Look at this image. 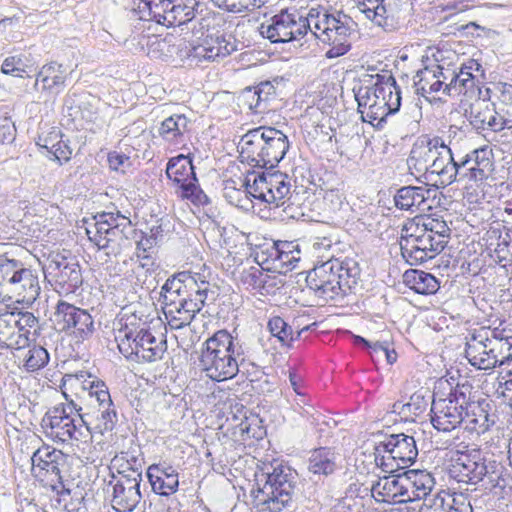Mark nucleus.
Segmentation results:
<instances>
[{
    "label": "nucleus",
    "mask_w": 512,
    "mask_h": 512,
    "mask_svg": "<svg viewBox=\"0 0 512 512\" xmlns=\"http://www.w3.org/2000/svg\"><path fill=\"white\" fill-rule=\"evenodd\" d=\"M451 229L443 219L418 216L402 229L400 249L411 266L422 264L440 254L450 239Z\"/></svg>",
    "instance_id": "nucleus-1"
},
{
    "label": "nucleus",
    "mask_w": 512,
    "mask_h": 512,
    "mask_svg": "<svg viewBox=\"0 0 512 512\" xmlns=\"http://www.w3.org/2000/svg\"><path fill=\"white\" fill-rule=\"evenodd\" d=\"M245 360L244 343L227 330H218L200 348L198 367L209 379L222 382L234 378Z\"/></svg>",
    "instance_id": "nucleus-2"
},
{
    "label": "nucleus",
    "mask_w": 512,
    "mask_h": 512,
    "mask_svg": "<svg viewBox=\"0 0 512 512\" xmlns=\"http://www.w3.org/2000/svg\"><path fill=\"white\" fill-rule=\"evenodd\" d=\"M360 270L350 259L331 258L314 267L307 277L308 287L324 301L344 297L357 284Z\"/></svg>",
    "instance_id": "nucleus-3"
},
{
    "label": "nucleus",
    "mask_w": 512,
    "mask_h": 512,
    "mask_svg": "<svg viewBox=\"0 0 512 512\" xmlns=\"http://www.w3.org/2000/svg\"><path fill=\"white\" fill-rule=\"evenodd\" d=\"M68 383L71 386H80L87 390L89 396L94 398L97 403L90 412L82 413L80 421L87 427L89 440L93 432L104 434L112 431L118 422V414L107 385L84 372L66 375L64 386Z\"/></svg>",
    "instance_id": "nucleus-4"
},
{
    "label": "nucleus",
    "mask_w": 512,
    "mask_h": 512,
    "mask_svg": "<svg viewBox=\"0 0 512 512\" xmlns=\"http://www.w3.org/2000/svg\"><path fill=\"white\" fill-rule=\"evenodd\" d=\"M115 339L120 352L137 361L154 362L161 359L167 348L164 336L153 335L148 324L136 315L125 318Z\"/></svg>",
    "instance_id": "nucleus-5"
},
{
    "label": "nucleus",
    "mask_w": 512,
    "mask_h": 512,
    "mask_svg": "<svg viewBox=\"0 0 512 512\" xmlns=\"http://www.w3.org/2000/svg\"><path fill=\"white\" fill-rule=\"evenodd\" d=\"M241 156L255 167L274 168L286 155L288 137L274 127L249 130L240 141Z\"/></svg>",
    "instance_id": "nucleus-6"
},
{
    "label": "nucleus",
    "mask_w": 512,
    "mask_h": 512,
    "mask_svg": "<svg viewBox=\"0 0 512 512\" xmlns=\"http://www.w3.org/2000/svg\"><path fill=\"white\" fill-rule=\"evenodd\" d=\"M262 476L265 480L263 486L252 490L256 504L269 512H281L292 500L297 472L275 461L265 468Z\"/></svg>",
    "instance_id": "nucleus-7"
},
{
    "label": "nucleus",
    "mask_w": 512,
    "mask_h": 512,
    "mask_svg": "<svg viewBox=\"0 0 512 512\" xmlns=\"http://www.w3.org/2000/svg\"><path fill=\"white\" fill-rule=\"evenodd\" d=\"M312 33L330 48L325 56L328 59L345 55L351 48V36L355 32V22L348 15L338 12L336 15L327 11L310 9Z\"/></svg>",
    "instance_id": "nucleus-8"
},
{
    "label": "nucleus",
    "mask_w": 512,
    "mask_h": 512,
    "mask_svg": "<svg viewBox=\"0 0 512 512\" xmlns=\"http://www.w3.org/2000/svg\"><path fill=\"white\" fill-rule=\"evenodd\" d=\"M82 407L73 400L49 408L41 420L44 435L54 442H87L89 433L82 420Z\"/></svg>",
    "instance_id": "nucleus-9"
},
{
    "label": "nucleus",
    "mask_w": 512,
    "mask_h": 512,
    "mask_svg": "<svg viewBox=\"0 0 512 512\" xmlns=\"http://www.w3.org/2000/svg\"><path fill=\"white\" fill-rule=\"evenodd\" d=\"M86 233L98 249L107 250V255L118 254L124 244L135 234L129 217L117 212H103L95 216L93 227Z\"/></svg>",
    "instance_id": "nucleus-10"
},
{
    "label": "nucleus",
    "mask_w": 512,
    "mask_h": 512,
    "mask_svg": "<svg viewBox=\"0 0 512 512\" xmlns=\"http://www.w3.org/2000/svg\"><path fill=\"white\" fill-rule=\"evenodd\" d=\"M472 386L468 383L457 384L451 388L445 398L434 397L431 404V424L444 433L451 432L465 420V411L469 409Z\"/></svg>",
    "instance_id": "nucleus-11"
},
{
    "label": "nucleus",
    "mask_w": 512,
    "mask_h": 512,
    "mask_svg": "<svg viewBox=\"0 0 512 512\" xmlns=\"http://www.w3.org/2000/svg\"><path fill=\"white\" fill-rule=\"evenodd\" d=\"M500 464L487 460L479 448L457 451L456 458L449 468V475L457 482L476 485L485 478L493 487L500 476Z\"/></svg>",
    "instance_id": "nucleus-12"
},
{
    "label": "nucleus",
    "mask_w": 512,
    "mask_h": 512,
    "mask_svg": "<svg viewBox=\"0 0 512 512\" xmlns=\"http://www.w3.org/2000/svg\"><path fill=\"white\" fill-rule=\"evenodd\" d=\"M418 456L413 436L391 434L375 446L374 461L383 472L392 473L411 466Z\"/></svg>",
    "instance_id": "nucleus-13"
},
{
    "label": "nucleus",
    "mask_w": 512,
    "mask_h": 512,
    "mask_svg": "<svg viewBox=\"0 0 512 512\" xmlns=\"http://www.w3.org/2000/svg\"><path fill=\"white\" fill-rule=\"evenodd\" d=\"M260 34L272 43H287L303 38L312 31L310 11L303 16L297 10H282L259 27Z\"/></svg>",
    "instance_id": "nucleus-14"
},
{
    "label": "nucleus",
    "mask_w": 512,
    "mask_h": 512,
    "mask_svg": "<svg viewBox=\"0 0 512 512\" xmlns=\"http://www.w3.org/2000/svg\"><path fill=\"white\" fill-rule=\"evenodd\" d=\"M31 471L33 476L49 486L58 495L70 494L61 475L62 468L66 464V455L50 446L38 448L31 456Z\"/></svg>",
    "instance_id": "nucleus-15"
},
{
    "label": "nucleus",
    "mask_w": 512,
    "mask_h": 512,
    "mask_svg": "<svg viewBox=\"0 0 512 512\" xmlns=\"http://www.w3.org/2000/svg\"><path fill=\"white\" fill-rule=\"evenodd\" d=\"M242 187H245L243 193L278 208L285 205L284 199L292 185L290 178L279 172L251 173L245 178Z\"/></svg>",
    "instance_id": "nucleus-16"
},
{
    "label": "nucleus",
    "mask_w": 512,
    "mask_h": 512,
    "mask_svg": "<svg viewBox=\"0 0 512 512\" xmlns=\"http://www.w3.org/2000/svg\"><path fill=\"white\" fill-rule=\"evenodd\" d=\"M174 46L177 47L180 58H192L198 61H215L237 50L235 38L221 31L206 35L197 45L187 44L184 39H179L178 44Z\"/></svg>",
    "instance_id": "nucleus-17"
},
{
    "label": "nucleus",
    "mask_w": 512,
    "mask_h": 512,
    "mask_svg": "<svg viewBox=\"0 0 512 512\" xmlns=\"http://www.w3.org/2000/svg\"><path fill=\"white\" fill-rule=\"evenodd\" d=\"M487 332L474 331L467 339L465 357L478 370H491L512 360V353L504 355L496 340L487 341Z\"/></svg>",
    "instance_id": "nucleus-18"
},
{
    "label": "nucleus",
    "mask_w": 512,
    "mask_h": 512,
    "mask_svg": "<svg viewBox=\"0 0 512 512\" xmlns=\"http://www.w3.org/2000/svg\"><path fill=\"white\" fill-rule=\"evenodd\" d=\"M53 323L60 332L84 342L94 333V320L89 312L66 301H59L53 314Z\"/></svg>",
    "instance_id": "nucleus-19"
},
{
    "label": "nucleus",
    "mask_w": 512,
    "mask_h": 512,
    "mask_svg": "<svg viewBox=\"0 0 512 512\" xmlns=\"http://www.w3.org/2000/svg\"><path fill=\"white\" fill-rule=\"evenodd\" d=\"M356 4L367 19L386 32L396 31L404 24L407 0H356Z\"/></svg>",
    "instance_id": "nucleus-20"
},
{
    "label": "nucleus",
    "mask_w": 512,
    "mask_h": 512,
    "mask_svg": "<svg viewBox=\"0 0 512 512\" xmlns=\"http://www.w3.org/2000/svg\"><path fill=\"white\" fill-rule=\"evenodd\" d=\"M494 170L492 149L483 146L458 159V182L482 183Z\"/></svg>",
    "instance_id": "nucleus-21"
},
{
    "label": "nucleus",
    "mask_w": 512,
    "mask_h": 512,
    "mask_svg": "<svg viewBox=\"0 0 512 512\" xmlns=\"http://www.w3.org/2000/svg\"><path fill=\"white\" fill-rule=\"evenodd\" d=\"M433 157L429 166V173L437 174L444 186L458 182V160L454 159L451 148L442 137L429 138Z\"/></svg>",
    "instance_id": "nucleus-22"
},
{
    "label": "nucleus",
    "mask_w": 512,
    "mask_h": 512,
    "mask_svg": "<svg viewBox=\"0 0 512 512\" xmlns=\"http://www.w3.org/2000/svg\"><path fill=\"white\" fill-rule=\"evenodd\" d=\"M47 270L65 293H74L83 283L81 267L74 258L57 255L50 261Z\"/></svg>",
    "instance_id": "nucleus-23"
},
{
    "label": "nucleus",
    "mask_w": 512,
    "mask_h": 512,
    "mask_svg": "<svg viewBox=\"0 0 512 512\" xmlns=\"http://www.w3.org/2000/svg\"><path fill=\"white\" fill-rule=\"evenodd\" d=\"M355 98L362 120L369 122L378 129L383 127L388 116L393 115L387 111L389 108L386 107V102H383V98H379V95L371 87H359L355 91Z\"/></svg>",
    "instance_id": "nucleus-24"
},
{
    "label": "nucleus",
    "mask_w": 512,
    "mask_h": 512,
    "mask_svg": "<svg viewBox=\"0 0 512 512\" xmlns=\"http://www.w3.org/2000/svg\"><path fill=\"white\" fill-rule=\"evenodd\" d=\"M111 481L113 484L112 506L118 512H131L140 503L142 478L120 476Z\"/></svg>",
    "instance_id": "nucleus-25"
},
{
    "label": "nucleus",
    "mask_w": 512,
    "mask_h": 512,
    "mask_svg": "<svg viewBox=\"0 0 512 512\" xmlns=\"http://www.w3.org/2000/svg\"><path fill=\"white\" fill-rule=\"evenodd\" d=\"M40 294V285L35 271L25 266L20 261L18 272L12 280V288L9 295V301L15 300L17 303L31 305Z\"/></svg>",
    "instance_id": "nucleus-26"
},
{
    "label": "nucleus",
    "mask_w": 512,
    "mask_h": 512,
    "mask_svg": "<svg viewBox=\"0 0 512 512\" xmlns=\"http://www.w3.org/2000/svg\"><path fill=\"white\" fill-rule=\"evenodd\" d=\"M67 78V68L52 61L44 64L36 74L34 89L46 96L58 95L65 89Z\"/></svg>",
    "instance_id": "nucleus-27"
},
{
    "label": "nucleus",
    "mask_w": 512,
    "mask_h": 512,
    "mask_svg": "<svg viewBox=\"0 0 512 512\" xmlns=\"http://www.w3.org/2000/svg\"><path fill=\"white\" fill-rule=\"evenodd\" d=\"M223 416L234 433L238 432L241 436L246 435L249 438H261V428L250 422L245 406L236 399H228L224 403Z\"/></svg>",
    "instance_id": "nucleus-28"
},
{
    "label": "nucleus",
    "mask_w": 512,
    "mask_h": 512,
    "mask_svg": "<svg viewBox=\"0 0 512 512\" xmlns=\"http://www.w3.org/2000/svg\"><path fill=\"white\" fill-rule=\"evenodd\" d=\"M147 478L152 490L162 496L175 493L179 486L176 469L166 464H152L147 469Z\"/></svg>",
    "instance_id": "nucleus-29"
},
{
    "label": "nucleus",
    "mask_w": 512,
    "mask_h": 512,
    "mask_svg": "<svg viewBox=\"0 0 512 512\" xmlns=\"http://www.w3.org/2000/svg\"><path fill=\"white\" fill-rule=\"evenodd\" d=\"M429 197L430 189L426 186L409 185L398 189L393 200L397 209L415 213L425 209Z\"/></svg>",
    "instance_id": "nucleus-30"
},
{
    "label": "nucleus",
    "mask_w": 512,
    "mask_h": 512,
    "mask_svg": "<svg viewBox=\"0 0 512 512\" xmlns=\"http://www.w3.org/2000/svg\"><path fill=\"white\" fill-rule=\"evenodd\" d=\"M14 319L9 310L0 312V348L21 350L28 345L29 339L19 334Z\"/></svg>",
    "instance_id": "nucleus-31"
},
{
    "label": "nucleus",
    "mask_w": 512,
    "mask_h": 512,
    "mask_svg": "<svg viewBox=\"0 0 512 512\" xmlns=\"http://www.w3.org/2000/svg\"><path fill=\"white\" fill-rule=\"evenodd\" d=\"M451 56H444L442 52H438L433 63L436 72V83L432 84L433 89H439L444 95L450 96V85L455 78V71L458 65L453 61L458 56L451 52Z\"/></svg>",
    "instance_id": "nucleus-32"
},
{
    "label": "nucleus",
    "mask_w": 512,
    "mask_h": 512,
    "mask_svg": "<svg viewBox=\"0 0 512 512\" xmlns=\"http://www.w3.org/2000/svg\"><path fill=\"white\" fill-rule=\"evenodd\" d=\"M489 407V403L485 401L475 403L469 400V409L465 411L469 430L478 435L484 434L496 423V415L489 413Z\"/></svg>",
    "instance_id": "nucleus-33"
},
{
    "label": "nucleus",
    "mask_w": 512,
    "mask_h": 512,
    "mask_svg": "<svg viewBox=\"0 0 512 512\" xmlns=\"http://www.w3.org/2000/svg\"><path fill=\"white\" fill-rule=\"evenodd\" d=\"M196 0H171L170 5L160 21L161 25L167 27L181 26L190 22L195 17Z\"/></svg>",
    "instance_id": "nucleus-34"
},
{
    "label": "nucleus",
    "mask_w": 512,
    "mask_h": 512,
    "mask_svg": "<svg viewBox=\"0 0 512 512\" xmlns=\"http://www.w3.org/2000/svg\"><path fill=\"white\" fill-rule=\"evenodd\" d=\"M379 98L386 102L387 111L395 114L401 106V90L392 75H376V81L371 87Z\"/></svg>",
    "instance_id": "nucleus-35"
},
{
    "label": "nucleus",
    "mask_w": 512,
    "mask_h": 512,
    "mask_svg": "<svg viewBox=\"0 0 512 512\" xmlns=\"http://www.w3.org/2000/svg\"><path fill=\"white\" fill-rule=\"evenodd\" d=\"M166 175L170 180L179 185L180 190L183 189V186L197 181L192 159L182 154L168 161Z\"/></svg>",
    "instance_id": "nucleus-36"
},
{
    "label": "nucleus",
    "mask_w": 512,
    "mask_h": 512,
    "mask_svg": "<svg viewBox=\"0 0 512 512\" xmlns=\"http://www.w3.org/2000/svg\"><path fill=\"white\" fill-rule=\"evenodd\" d=\"M371 492L377 501L399 503L404 499L400 474L380 478L372 485Z\"/></svg>",
    "instance_id": "nucleus-37"
},
{
    "label": "nucleus",
    "mask_w": 512,
    "mask_h": 512,
    "mask_svg": "<svg viewBox=\"0 0 512 512\" xmlns=\"http://www.w3.org/2000/svg\"><path fill=\"white\" fill-rule=\"evenodd\" d=\"M338 455L331 448L314 449L308 459V471L314 475L329 476L338 468Z\"/></svg>",
    "instance_id": "nucleus-38"
},
{
    "label": "nucleus",
    "mask_w": 512,
    "mask_h": 512,
    "mask_svg": "<svg viewBox=\"0 0 512 512\" xmlns=\"http://www.w3.org/2000/svg\"><path fill=\"white\" fill-rule=\"evenodd\" d=\"M403 282L408 288L422 295L434 294L439 289L437 278L422 270H407L403 274Z\"/></svg>",
    "instance_id": "nucleus-39"
},
{
    "label": "nucleus",
    "mask_w": 512,
    "mask_h": 512,
    "mask_svg": "<svg viewBox=\"0 0 512 512\" xmlns=\"http://www.w3.org/2000/svg\"><path fill=\"white\" fill-rule=\"evenodd\" d=\"M185 297L187 301L197 303V310L200 312L203 306L213 303L217 297V289L209 282L192 275V284H188Z\"/></svg>",
    "instance_id": "nucleus-40"
},
{
    "label": "nucleus",
    "mask_w": 512,
    "mask_h": 512,
    "mask_svg": "<svg viewBox=\"0 0 512 512\" xmlns=\"http://www.w3.org/2000/svg\"><path fill=\"white\" fill-rule=\"evenodd\" d=\"M190 121L183 114H174L162 121L159 135L171 144H180L188 131Z\"/></svg>",
    "instance_id": "nucleus-41"
},
{
    "label": "nucleus",
    "mask_w": 512,
    "mask_h": 512,
    "mask_svg": "<svg viewBox=\"0 0 512 512\" xmlns=\"http://www.w3.org/2000/svg\"><path fill=\"white\" fill-rule=\"evenodd\" d=\"M120 476L142 478L143 458L136 451H123L117 454L111 461Z\"/></svg>",
    "instance_id": "nucleus-42"
},
{
    "label": "nucleus",
    "mask_w": 512,
    "mask_h": 512,
    "mask_svg": "<svg viewBox=\"0 0 512 512\" xmlns=\"http://www.w3.org/2000/svg\"><path fill=\"white\" fill-rule=\"evenodd\" d=\"M440 512H473L470 501L463 494H450L446 491L438 492L430 504Z\"/></svg>",
    "instance_id": "nucleus-43"
},
{
    "label": "nucleus",
    "mask_w": 512,
    "mask_h": 512,
    "mask_svg": "<svg viewBox=\"0 0 512 512\" xmlns=\"http://www.w3.org/2000/svg\"><path fill=\"white\" fill-rule=\"evenodd\" d=\"M196 305L198 304L182 299V301H178L175 308H169V311L164 314L171 328L180 329L189 325L199 312Z\"/></svg>",
    "instance_id": "nucleus-44"
},
{
    "label": "nucleus",
    "mask_w": 512,
    "mask_h": 512,
    "mask_svg": "<svg viewBox=\"0 0 512 512\" xmlns=\"http://www.w3.org/2000/svg\"><path fill=\"white\" fill-rule=\"evenodd\" d=\"M432 157L433 152L432 146L429 145V139L425 144L414 145L407 159V165L411 174L429 172Z\"/></svg>",
    "instance_id": "nucleus-45"
},
{
    "label": "nucleus",
    "mask_w": 512,
    "mask_h": 512,
    "mask_svg": "<svg viewBox=\"0 0 512 512\" xmlns=\"http://www.w3.org/2000/svg\"><path fill=\"white\" fill-rule=\"evenodd\" d=\"M19 260L0 256V302L9 301L12 280L18 272Z\"/></svg>",
    "instance_id": "nucleus-46"
},
{
    "label": "nucleus",
    "mask_w": 512,
    "mask_h": 512,
    "mask_svg": "<svg viewBox=\"0 0 512 512\" xmlns=\"http://www.w3.org/2000/svg\"><path fill=\"white\" fill-rule=\"evenodd\" d=\"M43 142V144L38 143V145L46 149L53 156V159L57 160L60 164L71 159L72 149L68 142L62 139V135L59 132L50 133L49 136L43 139Z\"/></svg>",
    "instance_id": "nucleus-47"
},
{
    "label": "nucleus",
    "mask_w": 512,
    "mask_h": 512,
    "mask_svg": "<svg viewBox=\"0 0 512 512\" xmlns=\"http://www.w3.org/2000/svg\"><path fill=\"white\" fill-rule=\"evenodd\" d=\"M170 3L171 0H161V3L157 0H150L147 3L148 5H131V10L140 20L154 21L160 24L165 9H167Z\"/></svg>",
    "instance_id": "nucleus-48"
},
{
    "label": "nucleus",
    "mask_w": 512,
    "mask_h": 512,
    "mask_svg": "<svg viewBox=\"0 0 512 512\" xmlns=\"http://www.w3.org/2000/svg\"><path fill=\"white\" fill-rule=\"evenodd\" d=\"M28 350L23 356V368L25 371L32 373L43 369L50 360L48 351L40 345L29 344L26 346Z\"/></svg>",
    "instance_id": "nucleus-49"
},
{
    "label": "nucleus",
    "mask_w": 512,
    "mask_h": 512,
    "mask_svg": "<svg viewBox=\"0 0 512 512\" xmlns=\"http://www.w3.org/2000/svg\"><path fill=\"white\" fill-rule=\"evenodd\" d=\"M267 329L281 346H290L296 339L292 327L279 316H274L269 319Z\"/></svg>",
    "instance_id": "nucleus-50"
},
{
    "label": "nucleus",
    "mask_w": 512,
    "mask_h": 512,
    "mask_svg": "<svg viewBox=\"0 0 512 512\" xmlns=\"http://www.w3.org/2000/svg\"><path fill=\"white\" fill-rule=\"evenodd\" d=\"M436 80V72L433 63L419 70L414 77V86L417 94L426 97L428 94L439 93V89H433L432 87V84L436 83Z\"/></svg>",
    "instance_id": "nucleus-51"
},
{
    "label": "nucleus",
    "mask_w": 512,
    "mask_h": 512,
    "mask_svg": "<svg viewBox=\"0 0 512 512\" xmlns=\"http://www.w3.org/2000/svg\"><path fill=\"white\" fill-rule=\"evenodd\" d=\"M213 4L229 13L241 14L261 8L267 0H211Z\"/></svg>",
    "instance_id": "nucleus-52"
},
{
    "label": "nucleus",
    "mask_w": 512,
    "mask_h": 512,
    "mask_svg": "<svg viewBox=\"0 0 512 512\" xmlns=\"http://www.w3.org/2000/svg\"><path fill=\"white\" fill-rule=\"evenodd\" d=\"M494 106V103H489L485 99L479 100L471 105L467 117L469 123L478 133L483 132L484 124L487 121L488 116L493 110Z\"/></svg>",
    "instance_id": "nucleus-53"
},
{
    "label": "nucleus",
    "mask_w": 512,
    "mask_h": 512,
    "mask_svg": "<svg viewBox=\"0 0 512 512\" xmlns=\"http://www.w3.org/2000/svg\"><path fill=\"white\" fill-rule=\"evenodd\" d=\"M412 473L413 484L416 486V498L427 500L435 487V478L432 473L426 470H410Z\"/></svg>",
    "instance_id": "nucleus-54"
},
{
    "label": "nucleus",
    "mask_w": 512,
    "mask_h": 512,
    "mask_svg": "<svg viewBox=\"0 0 512 512\" xmlns=\"http://www.w3.org/2000/svg\"><path fill=\"white\" fill-rule=\"evenodd\" d=\"M269 258L273 268L279 273H286L292 270L300 260V254L285 252V250H269Z\"/></svg>",
    "instance_id": "nucleus-55"
},
{
    "label": "nucleus",
    "mask_w": 512,
    "mask_h": 512,
    "mask_svg": "<svg viewBox=\"0 0 512 512\" xmlns=\"http://www.w3.org/2000/svg\"><path fill=\"white\" fill-rule=\"evenodd\" d=\"M506 128H512V117H508L504 107L497 108L495 105L484 124L483 132H499Z\"/></svg>",
    "instance_id": "nucleus-56"
},
{
    "label": "nucleus",
    "mask_w": 512,
    "mask_h": 512,
    "mask_svg": "<svg viewBox=\"0 0 512 512\" xmlns=\"http://www.w3.org/2000/svg\"><path fill=\"white\" fill-rule=\"evenodd\" d=\"M188 284H192V274L189 272H180L168 278L161 288V294H173L179 291L187 292Z\"/></svg>",
    "instance_id": "nucleus-57"
},
{
    "label": "nucleus",
    "mask_w": 512,
    "mask_h": 512,
    "mask_svg": "<svg viewBox=\"0 0 512 512\" xmlns=\"http://www.w3.org/2000/svg\"><path fill=\"white\" fill-rule=\"evenodd\" d=\"M477 331L487 332V341L496 340L497 342H499L501 346V353H503L504 355L512 353V330L506 331L505 329L500 330L498 328L490 329L487 327H481Z\"/></svg>",
    "instance_id": "nucleus-58"
},
{
    "label": "nucleus",
    "mask_w": 512,
    "mask_h": 512,
    "mask_svg": "<svg viewBox=\"0 0 512 512\" xmlns=\"http://www.w3.org/2000/svg\"><path fill=\"white\" fill-rule=\"evenodd\" d=\"M15 316L16 328L19 329V334H24L23 337L29 339L30 329H35L38 327V319L34 316L33 313L28 311H19L18 309H14L10 311Z\"/></svg>",
    "instance_id": "nucleus-59"
},
{
    "label": "nucleus",
    "mask_w": 512,
    "mask_h": 512,
    "mask_svg": "<svg viewBox=\"0 0 512 512\" xmlns=\"http://www.w3.org/2000/svg\"><path fill=\"white\" fill-rule=\"evenodd\" d=\"M254 87L258 99V103H255V105L260 106V112L265 113L269 110V102L274 99L276 95V89L270 81L260 82Z\"/></svg>",
    "instance_id": "nucleus-60"
},
{
    "label": "nucleus",
    "mask_w": 512,
    "mask_h": 512,
    "mask_svg": "<svg viewBox=\"0 0 512 512\" xmlns=\"http://www.w3.org/2000/svg\"><path fill=\"white\" fill-rule=\"evenodd\" d=\"M197 182L198 180L183 186V189L180 192V197L182 199L190 200L194 205L205 206L210 203V199L199 187Z\"/></svg>",
    "instance_id": "nucleus-61"
},
{
    "label": "nucleus",
    "mask_w": 512,
    "mask_h": 512,
    "mask_svg": "<svg viewBox=\"0 0 512 512\" xmlns=\"http://www.w3.org/2000/svg\"><path fill=\"white\" fill-rule=\"evenodd\" d=\"M28 66L20 56H9L4 59L1 65V71L4 74L14 77H23L26 74Z\"/></svg>",
    "instance_id": "nucleus-62"
},
{
    "label": "nucleus",
    "mask_w": 512,
    "mask_h": 512,
    "mask_svg": "<svg viewBox=\"0 0 512 512\" xmlns=\"http://www.w3.org/2000/svg\"><path fill=\"white\" fill-rule=\"evenodd\" d=\"M306 194V191L302 188L300 190H297V187L293 191L290 190V193L285 197L284 202L285 205H283V210L286 212L291 218H297L300 215H303V213H297L295 211V208H300L301 206V200L302 196Z\"/></svg>",
    "instance_id": "nucleus-63"
},
{
    "label": "nucleus",
    "mask_w": 512,
    "mask_h": 512,
    "mask_svg": "<svg viewBox=\"0 0 512 512\" xmlns=\"http://www.w3.org/2000/svg\"><path fill=\"white\" fill-rule=\"evenodd\" d=\"M401 484L403 488V497L404 499L400 500L399 503H408L416 500H420V498H416V486L413 484L412 473L410 470L404 471L400 473Z\"/></svg>",
    "instance_id": "nucleus-64"
}]
</instances>
